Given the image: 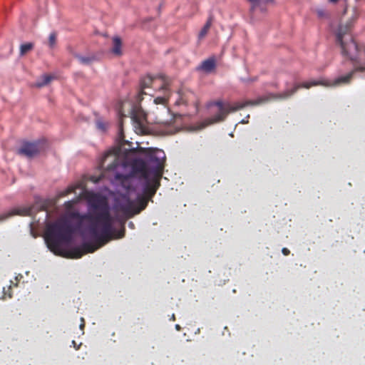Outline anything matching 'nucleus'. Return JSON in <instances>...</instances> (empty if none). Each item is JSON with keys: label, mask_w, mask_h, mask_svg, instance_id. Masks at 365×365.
<instances>
[{"label": "nucleus", "mask_w": 365, "mask_h": 365, "mask_svg": "<svg viewBox=\"0 0 365 365\" xmlns=\"http://www.w3.org/2000/svg\"><path fill=\"white\" fill-rule=\"evenodd\" d=\"M160 78H162V86H160V89L163 91L164 95L163 96H158L154 99L155 104H165L169 96L170 80L168 77L164 76H160Z\"/></svg>", "instance_id": "obj_10"}, {"label": "nucleus", "mask_w": 365, "mask_h": 365, "mask_svg": "<svg viewBox=\"0 0 365 365\" xmlns=\"http://www.w3.org/2000/svg\"><path fill=\"white\" fill-rule=\"evenodd\" d=\"M141 148H130L127 150L128 153H139L145 156L146 161L141 158H134L129 163L128 162V168L123 170V172H118L115 175V180L120 182L127 190L131 187L130 180L135 175H138L143 179L149 178L151 175V169L155 166V162L148 161L146 153H143Z\"/></svg>", "instance_id": "obj_2"}, {"label": "nucleus", "mask_w": 365, "mask_h": 365, "mask_svg": "<svg viewBox=\"0 0 365 365\" xmlns=\"http://www.w3.org/2000/svg\"><path fill=\"white\" fill-rule=\"evenodd\" d=\"M148 200L149 198L143 195L138 196L137 202H135V215L138 214L146 207Z\"/></svg>", "instance_id": "obj_14"}, {"label": "nucleus", "mask_w": 365, "mask_h": 365, "mask_svg": "<svg viewBox=\"0 0 365 365\" xmlns=\"http://www.w3.org/2000/svg\"><path fill=\"white\" fill-rule=\"evenodd\" d=\"M115 209L122 212L127 217L135 215V201L130 199L127 195H121L115 200Z\"/></svg>", "instance_id": "obj_8"}, {"label": "nucleus", "mask_w": 365, "mask_h": 365, "mask_svg": "<svg viewBox=\"0 0 365 365\" xmlns=\"http://www.w3.org/2000/svg\"><path fill=\"white\" fill-rule=\"evenodd\" d=\"M46 148V141L38 140L33 143L25 142L18 150L17 153L28 158H33Z\"/></svg>", "instance_id": "obj_9"}, {"label": "nucleus", "mask_w": 365, "mask_h": 365, "mask_svg": "<svg viewBox=\"0 0 365 365\" xmlns=\"http://www.w3.org/2000/svg\"><path fill=\"white\" fill-rule=\"evenodd\" d=\"M130 227H133V223L130 222Z\"/></svg>", "instance_id": "obj_37"}, {"label": "nucleus", "mask_w": 365, "mask_h": 365, "mask_svg": "<svg viewBox=\"0 0 365 365\" xmlns=\"http://www.w3.org/2000/svg\"><path fill=\"white\" fill-rule=\"evenodd\" d=\"M130 227H133V223L130 222Z\"/></svg>", "instance_id": "obj_36"}, {"label": "nucleus", "mask_w": 365, "mask_h": 365, "mask_svg": "<svg viewBox=\"0 0 365 365\" xmlns=\"http://www.w3.org/2000/svg\"><path fill=\"white\" fill-rule=\"evenodd\" d=\"M355 70L351 71L345 76H341L336 78L333 82L330 81H312L310 82H304L302 83H297L294 86L292 89L287 90L279 94L270 95L271 98L274 99H286L293 96L299 88H309L312 86H337L339 85L349 84L354 76Z\"/></svg>", "instance_id": "obj_5"}, {"label": "nucleus", "mask_w": 365, "mask_h": 365, "mask_svg": "<svg viewBox=\"0 0 365 365\" xmlns=\"http://www.w3.org/2000/svg\"><path fill=\"white\" fill-rule=\"evenodd\" d=\"M356 70L359 71H365V66H359Z\"/></svg>", "instance_id": "obj_30"}, {"label": "nucleus", "mask_w": 365, "mask_h": 365, "mask_svg": "<svg viewBox=\"0 0 365 365\" xmlns=\"http://www.w3.org/2000/svg\"><path fill=\"white\" fill-rule=\"evenodd\" d=\"M251 4V11H253L257 8H259L261 11H264L265 6L272 0H247Z\"/></svg>", "instance_id": "obj_15"}, {"label": "nucleus", "mask_w": 365, "mask_h": 365, "mask_svg": "<svg viewBox=\"0 0 365 365\" xmlns=\"http://www.w3.org/2000/svg\"><path fill=\"white\" fill-rule=\"evenodd\" d=\"M282 254H283L284 255L287 256V255H289L290 251H289L287 248H285V247H284V248H283V249L282 250Z\"/></svg>", "instance_id": "obj_28"}, {"label": "nucleus", "mask_w": 365, "mask_h": 365, "mask_svg": "<svg viewBox=\"0 0 365 365\" xmlns=\"http://www.w3.org/2000/svg\"><path fill=\"white\" fill-rule=\"evenodd\" d=\"M172 319H175V316H174V314L173 315Z\"/></svg>", "instance_id": "obj_38"}, {"label": "nucleus", "mask_w": 365, "mask_h": 365, "mask_svg": "<svg viewBox=\"0 0 365 365\" xmlns=\"http://www.w3.org/2000/svg\"><path fill=\"white\" fill-rule=\"evenodd\" d=\"M79 200L80 198L77 197L66 201L61 217L46 225L44 238L48 247L55 255H62V245L71 240L72 235L84 221L90 223L88 230L96 243L84 242L81 246L71 248L67 254L68 257L79 259L87 253L94 252L113 239L115 232L113 218L106 198L99 195H93L88 200V212L83 215L75 209Z\"/></svg>", "instance_id": "obj_1"}, {"label": "nucleus", "mask_w": 365, "mask_h": 365, "mask_svg": "<svg viewBox=\"0 0 365 365\" xmlns=\"http://www.w3.org/2000/svg\"><path fill=\"white\" fill-rule=\"evenodd\" d=\"M119 115H120V118H122L123 117H125V115L122 113L121 110H119ZM122 125H123V123H122V119L120 120V123H119V138H120V140H124V135H123V128H122Z\"/></svg>", "instance_id": "obj_24"}, {"label": "nucleus", "mask_w": 365, "mask_h": 365, "mask_svg": "<svg viewBox=\"0 0 365 365\" xmlns=\"http://www.w3.org/2000/svg\"><path fill=\"white\" fill-rule=\"evenodd\" d=\"M56 34L55 32L50 34L48 37V44L51 48H53L56 45Z\"/></svg>", "instance_id": "obj_25"}, {"label": "nucleus", "mask_w": 365, "mask_h": 365, "mask_svg": "<svg viewBox=\"0 0 365 365\" xmlns=\"http://www.w3.org/2000/svg\"><path fill=\"white\" fill-rule=\"evenodd\" d=\"M53 78V77L51 75H43L41 77L42 81L41 82L36 83V86L37 87H43L46 85H47L48 83H49L52 81Z\"/></svg>", "instance_id": "obj_21"}, {"label": "nucleus", "mask_w": 365, "mask_h": 365, "mask_svg": "<svg viewBox=\"0 0 365 365\" xmlns=\"http://www.w3.org/2000/svg\"><path fill=\"white\" fill-rule=\"evenodd\" d=\"M339 0H329V2L336 3Z\"/></svg>", "instance_id": "obj_34"}, {"label": "nucleus", "mask_w": 365, "mask_h": 365, "mask_svg": "<svg viewBox=\"0 0 365 365\" xmlns=\"http://www.w3.org/2000/svg\"><path fill=\"white\" fill-rule=\"evenodd\" d=\"M175 328H176V329H177V330H178V331H179V330H180V325H178V324H176V325H175Z\"/></svg>", "instance_id": "obj_33"}, {"label": "nucleus", "mask_w": 365, "mask_h": 365, "mask_svg": "<svg viewBox=\"0 0 365 365\" xmlns=\"http://www.w3.org/2000/svg\"><path fill=\"white\" fill-rule=\"evenodd\" d=\"M212 21H213L212 16H210L208 18L206 24L204 25V26L202 27V29H201V31L199 33L198 37L200 39L203 38L207 34V33L212 26Z\"/></svg>", "instance_id": "obj_17"}, {"label": "nucleus", "mask_w": 365, "mask_h": 365, "mask_svg": "<svg viewBox=\"0 0 365 365\" xmlns=\"http://www.w3.org/2000/svg\"><path fill=\"white\" fill-rule=\"evenodd\" d=\"M113 48L111 52L115 56H120L122 54L121 47L122 41L118 36H115L113 38Z\"/></svg>", "instance_id": "obj_16"}, {"label": "nucleus", "mask_w": 365, "mask_h": 365, "mask_svg": "<svg viewBox=\"0 0 365 365\" xmlns=\"http://www.w3.org/2000/svg\"><path fill=\"white\" fill-rule=\"evenodd\" d=\"M216 68L215 57H210L203 61L197 67V71H201L207 73L212 72Z\"/></svg>", "instance_id": "obj_12"}, {"label": "nucleus", "mask_w": 365, "mask_h": 365, "mask_svg": "<svg viewBox=\"0 0 365 365\" xmlns=\"http://www.w3.org/2000/svg\"><path fill=\"white\" fill-rule=\"evenodd\" d=\"M140 108L138 106H133L131 111L130 112L131 118L135 122H138L139 120L138 116V112L140 111Z\"/></svg>", "instance_id": "obj_22"}, {"label": "nucleus", "mask_w": 365, "mask_h": 365, "mask_svg": "<svg viewBox=\"0 0 365 365\" xmlns=\"http://www.w3.org/2000/svg\"><path fill=\"white\" fill-rule=\"evenodd\" d=\"M125 235V227L123 226L122 229L118 232L116 234L115 238H122L124 237Z\"/></svg>", "instance_id": "obj_27"}, {"label": "nucleus", "mask_w": 365, "mask_h": 365, "mask_svg": "<svg viewBox=\"0 0 365 365\" xmlns=\"http://www.w3.org/2000/svg\"><path fill=\"white\" fill-rule=\"evenodd\" d=\"M72 344L73 345V346L75 347L76 349H79V346L76 344V342L73 340L72 341Z\"/></svg>", "instance_id": "obj_29"}, {"label": "nucleus", "mask_w": 365, "mask_h": 365, "mask_svg": "<svg viewBox=\"0 0 365 365\" xmlns=\"http://www.w3.org/2000/svg\"><path fill=\"white\" fill-rule=\"evenodd\" d=\"M127 154V150L123 153L121 146L115 147L104 154L98 167L100 170L115 173V176L118 172L128 168Z\"/></svg>", "instance_id": "obj_4"}, {"label": "nucleus", "mask_w": 365, "mask_h": 365, "mask_svg": "<svg viewBox=\"0 0 365 365\" xmlns=\"http://www.w3.org/2000/svg\"><path fill=\"white\" fill-rule=\"evenodd\" d=\"M34 48V43H26L21 44L20 46V55L24 56L27 52L31 51Z\"/></svg>", "instance_id": "obj_20"}, {"label": "nucleus", "mask_w": 365, "mask_h": 365, "mask_svg": "<svg viewBox=\"0 0 365 365\" xmlns=\"http://www.w3.org/2000/svg\"><path fill=\"white\" fill-rule=\"evenodd\" d=\"M269 98V97H260L255 101L249 100L244 102L235 103L234 104H230V103H223L222 101H217L215 103V105L218 107L219 113L208 119L209 123L212 124L223 121L230 113L235 112L248 106L259 105L261 103L267 102Z\"/></svg>", "instance_id": "obj_6"}, {"label": "nucleus", "mask_w": 365, "mask_h": 365, "mask_svg": "<svg viewBox=\"0 0 365 365\" xmlns=\"http://www.w3.org/2000/svg\"><path fill=\"white\" fill-rule=\"evenodd\" d=\"M143 153H146L148 160L150 162H155V166L151 169V175L145 180L143 195V196L151 198L156 193L157 190L160 185V178L164 168V161L165 155L163 151L153 150L151 148H140Z\"/></svg>", "instance_id": "obj_3"}, {"label": "nucleus", "mask_w": 365, "mask_h": 365, "mask_svg": "<svg viewBox=\"0 0 365 365\" xmlns=\"http://www.w3.org/2000/svg\"><path fill=\"white\" fill-rule=\"evenodd\" d=\"M84 327V324L81 325V329H83Z\"/></svg>", "instance_id": "obj_35"}, {"label": "nucleus", "mask_w": 365, "mask_h": 365, "mask_svg": "<svg viewBox=\"0 0 365 365\" xmlns=\"http://www.w3.org/2000/svg\"><path fill=\"white\" fill-rule=\"evenodd\" d=\"M316 12L319 18L324 19L328 17L327 12L323 9H318Z\"/></svg>", "instance_id": "obj_26"}, {"label": "nucleus", "mask_w": 365, "mask_h": 365, "mask_svg": "<svg viewBox=\"0 0 365 365\" xmlns=\"http://www.w3.org/2000/svg\"><path fill=\"white\" fill-rule=\"evenodd\" d=\"M74 56L83 65H90L95 60V57L93 56H83L79 54H75Z\"/></svg>", "instance_id": "obj_18"}, {"label": "nucleus", "mask_w": 365, "mask_h": 365, "mask_svg": "<svg viewBox=\"0 0 365 365\" xmlns=\"http://www.w3.org/2000/svg\"><path fill=\"white\" fill-rule=\"evenodd\" d=\"M98 127L99 128H101V129H103V128H104V127H103V124H102L101 123H98Z\"/></svg>", "instance_id": "obj_31"}, {"label": "nucleus", "mask_w": 365, "mask_h": 365, "mask_svg": "<svg viewBox=\"0 0 365 365\" xmlns=\"http://www.w3.org/2000/svg\"><path fill=\"white\" fill-rule=\"evenodd\" d=\"M160 76H163V74L158 75L157 77H155V79H157V78H159V79H160L162 81V78H160ZM164 76H165L164 75Z\"/></svg>", "instance_id": "obj_32"}, {"label": "nucleus", "mask_w": 365, "mask_h": 365, "mask_svg": "<svg viewBox=\"0 0 365 365\" xmlns=\"http://www.w3.org/2000/svg\"><path fill=\"white\" fill-rule=\"evenodd\" d=\"M351 23L340 25L336 34V42L340 46L343 56L349 58L351 61L355 59L351 56L352 51H357L358 46L351 35Z\"/></svg>", "instance_id": "obj_7"}, {"label": "nucleus", "mask_w": 365, "mask_h": 365, "mask_svg": "<svg viewBox=\"0 0 365 365\" xmlns=\"http://www.w3.org/2000/svg\"><path fill=\"white\" fill-rule=\"evenodd\" d=\"M154 78L150 76H147L141 79L140 81V87L141 91L138 93L137 96V101L140 103L143 100L142 96L145 94L143 90L146 88L150 87V86L153 83Z\"/></svg>", "instance_id": "obj_13"}, {"label": "nucleus", "mask_w": 365, "mask_h": 365, "mask_svg": "<svg viewBox=\"0 0 365 365\" xmlns=\"http://www.w3.org/2000/svg\"><path fill=\"white\" fill-rule=\"evenodd\" d=\"M56 200H46L42 204V209L48 213L50 207H55Z\"/></svg>", "instance_id": "obj_23"}, {"label": "nucleus", "mask_w": 365, "mask_h": 365, "mask_svg": "<svg viewBox=\"0 0 365 365\" xmlns=\"http://www.w3.org/2000/svg\"><path fill=\"white\" fill-rule=\"evenodd\" d=\"M31 213V209L28 207H15L12 209L11 211L0 215V222H2L6 219H8L10 217H12L14 215H21V216H26L29 215Z\"/></svg>", "instance_id": "obj_11"}, {"label": "nucleus", "mask_w": 365, "mask_h": 365, "mask_svg": "<svg viewBox=\"0 0 365 365\" xmlns=\"http://www.w3.org/2000/svg\"><path fill=\"white\" fill-rule=\"evenodd\" d=\"M78 188V186H73V185H71L69 187H68L66 190L60 192L58 195H57V198H61V197H63L71 193H73L75 192V190Z\"/></svg>", "instance_id": "obj_19"}]
</instances>
